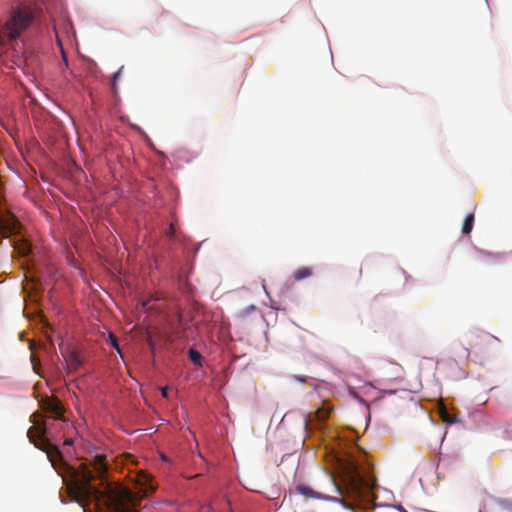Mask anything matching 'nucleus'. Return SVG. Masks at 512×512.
I'll list each match as a JSON object with an SVG mask.
<instances>
[{
    "mask_svg": "<svg viewBox=\"0 0 512 512\" xmlns=\"http://www.w3.org/2000/svg\"><path fill=\"white\" fill-rule=\"evenodd\" d=\"M40 407L51 416L42 424H34L29 428L27 436L36 448L47 454L52 467L62 477L70 496L83 508L93 502L106 507L107 512H139L136 507L140 501L155 492L156 486L152 477L140 471L135 480L138 489L133 493L130 489L109 479V463L105 454H91L78 466L64 461L59 448L49 441L53 436V428H63L66 420L64 408L56 397H45Z\"/></svg>",
    "mask_w": 512,
    "mask_h": 512,
    "instance_id": "f257e3e1",
    "label": "nucleus"
},
{
    "mask_svg": "<svg viewBox=\"0 0 512 512\" xmlns=\"http://www.w3.org/2000/svg\"><path fill=\"white\" fill-rule=\"evenodd\" d=\"M335 469L340 480L335 476L330 478L335 496L322 495L304 485L297 486V491L305 497L338 502L350 509L357 502L371 500L375 478L369 468L363 469L351 454L345 453L335 456Z\"/></svg>",
    "mask_w": 512,
    "mask_h": 512,
    "instance_id": "f03ea898",
    "label": "nucleus"
},
{
    "mask_svg": "<svg viewBox=\"0 0 512 512\" xmlns=\"http://www.w3.org/2000/svg\"><path fill=\"white\" fill-rule=\"evenodd\" d=\"M33 15L28 7H22L12 13L6 22V31L9 39L14 40L20 33L30 26Z\"/></svg>",
    "mask_w": 512,
    "mask_h": 512,
    "instance_id": "7ed1b4c3",
    "label": "nucleus"
},
{
    "mask_svg": "<svg viewBox=\"0 0 512 512\" xmlns=\"http://www.w3.org/2000/svg\"><path fill=\"white\" fill-rule=\"evenodd\" d=\"M332 410L333 407L328 402H323L319 408L309 414L308 419L305 420V427L314 425L316 428H321V425L329 418Z\"/></svg>",
    "mask_w": 512,
    "mask_h": 512,
    "instance_id": "20e7f679",
    "label": "nucleus"
},
{
    "mask_svg": "<svg viewBox=\"0 0 512 512\" xmlns=\"http://www.w3.org/2000/svg\"><path fill=\"white\" fill-rule=\"evenodd\" d=\"M67 367L70 371H76L82 365V359L76 351H71L66 357Z\"/></svg>",
    "mask_w": 512,
    "mask_h": 512,
    "instance_id": "39448f33",
    "label": "nucleus"
},
{
    "mask_svg": "<svg viewBox=\"0 0 512 512\" xmlns=\"http://www.w3.org/2000/svg\"><path fill=\"white\" fill-rule=\"evenodd\" d=\"M178 322V326L175 328L176 334L181 338H189L190 334L188 333V330L190 327L182 314H178Z\"/></svg>",
    "mask_w": 512,
    "mask_h": 512,
    "instance_id": "423d86ee",
    "label": "nucleus"
},
{
    "mask_svg": "<svg viewBox=\"0 0 512 512\" xmlns=\"http://www.w3.org/2000/svg\"><path fill=\"white\" fill-rule=\"evenodd\" d=\"M313 275V269L308 266L299 267L293 272L295 281H301Z\"/></svg>",
    "mask_w": 512,
    "mask_h": 512,
    "instance_id": "0eeeda50",
    "label": "nucleus"
},
{
    "mask_svg": "<svg viewBox=\"0 0 512 512\" xmlns=\"http://www.w3.org/2000/svg\"><path fill=\"white\" fill-rule=\"evenodd\" d=\"M257 307L255 305H249L241 310H239L236 314L237 318L241 321H245L249 315L257 312Z\"/></svg>",
    "mask_w": 512,
    "mask_h": 512,
    "instance_id": "6e6552de",
    "label": "nucleus"
},
{
    "mask_svg": "<svg viewBox=\"0 0 512 512\" xmlns=\"http://www.w3.org/2000/svg\"><path fill=\"white\" fill-rule=\"evenodd\" d=\"M474 214L473 213H470L468 214L465 219H464V222H463V226H462V233L463 234H470L472 229H473V225H474Z\"/></svg>",
    "mask_w": 512,
    "mask_h": 512,
    "instance_id": "1a4fd4ad",
    "label": "nucleus"
},
{
    "mask_svg": "<svg viewBox=\"0 0 512 512\" xmlns=\"http://www.w3.org/2000/svg\"><path fill=\"white\" fill-rule=\"evenodd\" d=\"M14 248L22 256H27L31 250L29 243L24 240L20 241L19 243H15Z\"/></svg>",
    "mask_w": 512,
    "mask_h": 512,
    "instance_id": "9d476101",
    "label": "nucleus"
},
{
    "mask_svg": "<svg viewBox=\"0 0 512 512\" xmlns=\"http://www.w3.org/2000/svg\"><path fill=\"white\" fill-rule=\"evenodd\" d=\"M188 356H189V359L191 360V362L194 363L195 365H198V366L202 365V363H201L202 356L197 350H195L193 348L189 349Z\"/></svg>",
    "mask_w": 512,
    "mask_h": 512,
    "instance_id": "9b49d317",
    "label": "nucleus"
},
{
    "mask_svg": "<svg viewBox=\"0 0 512 512\" xmlns=\"http://www.w3.org/2000/svg\"><path fill=\"white\" fill-rule=\"evenodd\" d=\"M107 342L117 350V352L121 355V349H120V346L118 344V339L117 337L113 334V333H109L108 335V338H107Z\"/></svg>",
    "mask_w": 512,
    "mask_h": 512,
    "instance_id": "f8f14e48",
    "label": "nucleus"
},
{
    "mask_svg": "<svg viewBox=\"0 0 512 512\" xmlns=\"http://www.w3.org/2000/svg\"><path fill=\"white\" fill-rule=\"evenodd\" d=\"M123 69H124V67L122 66L113 74V77H112V88H113V90H116V88H117V81L121 77Z\"/></svg>",
    "mask_w": 512,
    "mask_h": 512,
    "instance_id": "ddd939ff",
    "label": "nucleus"
},
{
    "mask_svg": "<svg viewBox=\"0 0 512 512\" xmlns=\"http://www.w3.org/2000/svg\"><path fill=\"white\" fill-rule=\"evenodd\" d=\"M166 234H167L168 237H173L175 235V226H174V224H172V223L170 224Z\"/></svg>",
    "mask_w": 512,
    "mask_h": 512,
    "instance_id": "4468645a",
    "label": "nucleus"
},
{
    "mask_svg": "<svg viewBox=\"0 0 512 512\" xmlns=\"http://www.w3.org/2000/svg\"><path fill=\"white\" fill-rule=\"evenodd\" d=\"M479 253H480V255H482L485 258H493L496 256L491 252H487V251H483V250L479 251Z\"/></svg>",
    "mask_w": 512,
    "mask_h": 512,
    "instance_id": "2eb2a0df",
    "label": "nucleus"
},
{
    "mask_svg": "<svg viewBox=\"0 0 512 512\" xmlns=\"http://www.w3.org/2000/svg\"><path fill=\"white\" fill-rule=\"evenodd\" d=\"M161 394L164 398H168V387H162Z\"/></svg>",
    "mask_w": 512,
    "mask_h": 512,
    "instance_id": "dca6fc26",
    "label": "nucleus"
},
{
    "mask_svg": "<svg viewBox=\"0 0 512 512\" xmlns=\"http://www.w3.org/2000/svg\"><path fill=\"white\" fill-rule=\"evenodd\" d=\"M295 379L301 383H304L306 382V377L305 376H295Z\"/></svg>",
    "mask_w": 512,
    "mask_h": 512,
    "instance_id": "f3484780",
    "label": "nucleus"
},
{
    "mask_svg": "<svg viewBox=\"0 0 512 512\" xmlns=\"http://www.w3.org/2000/svg\"><path fill=\"white\" fill-rule=\"evenodd\" d=\"M64 444L65 445H71L72 444V440L71 439H66Z\"/></svg>",
    "mask_w": 512,
    "mask_h": 512,
    "instance_id": "a211bd4d",
    "label": "nucleus"
},
{
    "mask_svg": "<svg viewBox=\"0 0 512 512\" xmlns=\"http://www.w3.org/2000/svg\"><path fill=\"white\" fill-rule=\"evenodd\" d=\"M148 343H149L150 348L153 350L154 346H153V343H152V341L150 339L148 340Z\"/></svg>",
    "mask_w": 512,
    "mask_h": 512,
    "instance_id": "6ab92c4d",
    "label": "nucleus"
}]
</instances>
